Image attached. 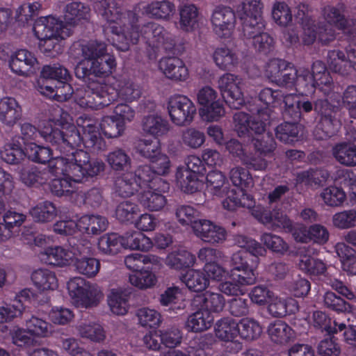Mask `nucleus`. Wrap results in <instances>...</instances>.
I'll use <instances>...</instances> for the list:
<instances>
[{
    "label": "nucleus",
    "mask_w": 356,
    "mask_h": 356,
    "mask_svg": "<svg viewBox=\"0 0 356 356\" xmlns=\"http://www.w3.org/2000/svg\"><path fill=\"white\" fill-rule=\"evenodd\" d=\"M284 108L282 115L284 119L291 120L297 122L312 111L317 117L312 120V122L316 120L317 124L314 129L313 135L317 140H326L334 135L339 127V121L336 115L339 107L332 105L325 98L311 101L308 98H299L291 94L284 96Z\"/></svg>",
    "instance_id": "obj_1"
},
{
    "label": "nucleus",
    "mask_w": 356,
    "mask_h": 356,
    "mask_svg": "<svg viewBox=\"0 0 356 356\" xmlns=\"http://www.w3.org/2000/svg\"><path fill=\"white\" fill-rule=\"evenodd\" d=\"M43 139L49 143L60 155L54 157V163L57 164L58 172L60 171L72 177L70 168L74 162V156L76 147L80 146V133L74 126L69 127L62 130L49 131L47 130L42 132Z\"/></svg>",
    "instance_id": "obj_2"
},
{
    "label": "nucleus",
    "mask_w": 356,
    "mask_h": 356,
    "mask_svg": "<svg viewBox=\"0 0 356 356\" xmlns=\"http://www.w3.org/2000/svg\"><path fill=\"white\" fill-rule=\"evenodd\" d=\"M67 288L73 303L78 307L88 309L97 307L104 298L98 286L88 284L80 277L70 280Z\"/></svg>",
    "instance_id": "obj_3"
},
{
    "label": "nucleus",
    "mask_w": 356,
    "mask_h": 356,
    "mask_svg": "<svg viewBox=\"0 0 356 356\" xmlns=\"http://www.w3.org/2000/svg\"><path fill=\"white\" fill-rule=\"evenodd\" d=\"M102 60L82 59L74 67L75 76L86 85L102 86L104 78L108 76L115 67L106 63L108 61Z\"/></svg>",
    "instance_id": "obj_4"
},
{
    "label": "nucleus",
    "mask_w": 356,
    "mask_h": 356,
    "mask_svg": "<svg viewBox=\"0 0 356 356\" xmlns=\"http://www.w3.org/2000/svg\"><path fill=\"white\" fill-rule=\"evenodd\" d=\"M73 157L75 165H72L70 170L75 182H82L85 178L96 176L104 170L105 164L102 161L91 159L89 154L82 149H76Z\"/></svg>",
    "instance_id": "obj_5"
},
{
    "label": "nucleus",
    "mask_w": 356,
    "mask_h": 356,
    "mask_svg": "<svg viewBox=\"0 0 356 356\" xmlns=\"http://www.w3.org/2000/svg\"><path fill=\"white\" fill-rule=\"evenodd\" d=\"M168 111L171 121L181 127L189 125L196 114L195 104L184 95L171 97L168 103Z\"/></svg>",
    "instance_id": "obj_6"
},
{
    "label": "nucleus",
    "mask_w": 356,
    "mask_h": 356,
    "mask_svg": "<svg viewBox=\"0 0 356 356\" xmlns=\"http://www.w3.org/2000/svg\"><path fill=\"white\" fill-rule=\"evenodd\" d=\"M241 79L233 74L227 73L218 81V88L226 104L233 109H239L244 104L240 88Z\"/></svg>",
    "instance_id": "obj_7"
},
{
    "label": "nucleus",
    "mask_w": 356,
    "mask_h": 356,
    "mask_svg": "<svg viewBox=\"0 0 356 356\" xmlns=\"http://www.w3.org/2000/svg\"><path fill=\"white\" fill-rule=\"evenodd\" d=\"M33 31L39 40L59 36L65 39L70 35V29L67 25L53 16L42 17L38 19L33 26Z\"/></svg>",
    "instance_id": "obj_8"
},
{
    "label": "nucleus",
    "mask_w": 356,
    "mask_h": 356,
    "mask_svg": "<svg viewBox=\"0 0 356 356\" xmlns=\"http://www.w3.org/2000/svg\"><path fill=\"white\" fill-rule=\"evenodd\" d=\"M98 85H87L86 88L76 89L74 92L75 102L82 108L100 109L108 105L105 92L100 91Z\"/></svg>",
    "instance_id": "obj_9"
},
{
    "label": "nucleus",
    "mask_w": 356,
    "mask_h": 356,
    "mask_svg": "<svg viewBox=\"0 0 356 356\" xmlns=\"http://www.w3.org/2000/svg\"><path fill=\"white\" fill-rule=\"evenodd\" d=\"M193 229L195 235L205 243L214 245L226 239L225 229L208 220L201 219L195 222Z\"/></svg>",
    "instance_id": "obj_10"
},
{
    "label": "nucleus",
    "mask_w": 356,
    "mask_h": 356,
    "mask_svg": "<svg viewBox=\"0 0 356 356\" xmlns=\"http://www.w3.org/2000/svg\"><path fill=\"white\" fill-rule=\"evenodd\" d=\"M211 20L214 32L219 37L225 38L234 27L235 13L229 7L218 6L213 10Z\"/></svg>",
    "instance_id": "obj_11"
},
{
    "label": "nucleus",
    "mask_w": 356,
    "mask_h": 356,
    "mask_svg": "<svg viewBox=\"0 0 356 356\" xmlns=\"http://www.w3.org/2000/svg\"><path fill=\"white\" fill-rule=\"evenodd\" d=\"M108 29L113 34V45L119 51H128L130 45L136 44L140 38L138 30L134 26L122 31L121 27L112 25L109 26Z\"/></svg>",
    "instance_id": "obj_12"
},
{
    "label": "nucleus",
    "mask_w": 356,
    "mask_h": 356,
    "mask_svg": "<svg viewBox=\"0 0 356 356\" xmlns=\"http://www.w3.org/2000/svg\"><path fill=\"white\" fill-rule=\"evenodd\" d=\"M193 307H200L204 312L219 313L223 310L225 300L220 293L207 291L202 294L195 296L192 300Z\"/></svg>",
    "instance_id": "obj_13"
},
{
    "label": "nucleus",
    "mask_w": 356,
    "mask_h": 356,
    "mask_svg": "<svg viewBox=\"0 0 356 356\" xmlns=\"http://www.w3.org/2000/svg\"><path fill=\"white\" fill-rule=\"evenodd\" d=\"M160 69L165 76L175 81H184L188 71L184 63L177 57H165L159 63Z\"/></svg>",
    "instance_id": "obj_14"
},
{
    "label": "nucleus",
    "mask_w": 356,
    "mask_h": 356,
    "mask_svg": "<svg viewBox=\"0 0 356 356\" xmlns=\"http://www.w3.org/2000/svg\"><path fill=\"white\" fill-rule=\"evenodd\" d=\"M329 177L330 173L325 169L310 168L307 170L297 172L296 181L297 184H303L309 188H318L325 184Z\"/></svg>",
    "instance_id": "obj_15"
},
{
    "label": "nucleus",
    "mask_w": 356,
    "mask_h": 356,
    "mask_svg": "<svg viewBox=\"0 0 356 356\" xmlns=\"http://www.w3.org/2000/svg\"><path fill=\"white\" fill-rule=\"evenodd\" d=\"M83 127V136H80V145L83 144L88 150L99 153L105 150L106 145L104 138L101 136L97 127L89 122H86Z\"/></svg>",
    "instance_id": "obj_16"
},
{
    "label": "nucleus",
    "mask_w": 356,
    "mask_h": 356,
    "mask_svg": "<svg viewBox=\"0 0 356 356\" xmlns=\"http://www.w3.org/2000/svg\"><path fill=\"white\" fill-rule=\"evenodd\" d=\"M36 63V58L31 52L20 49L11 56L9 65L15 74L27 76L32 72V68Z\"/></svg>",
    "instance_id": "obj_17"
},
{
    "label": "nucleus",
    "mask_w": 356,
    "mask_h": 356,
    "mask_svg": "<svg viewBox=\"0 0 356 356\" xmlns=\"http://www.w3.org/2000/svg\"><path fill=\"white\" fill-rule=\"evenodd\" d=\"M22 110L13 97H3L0 100V121L8 127H13L22 118Z\"/></svg>",
    "instance_id": "obj_18"
},
{
    "label": "nucleus",
    "mask_w": 356,
    "mask_h": 356,
    "mask_svg": "<svg viewBox=\"0 0 356 356\" xmlns=\"http://www.w3.org/2000/svg\"><path fill=\"white\" fill-rule=\"evenodd\" d=\"M81 53L83 60H100L102 62L115 65V60L113 56L106 54V45L104 42L92 40L81 45Z\"/></svg>",
    "instance_id": "obj_19"
},
{
    "label": "nucleus",
    "mask_w": 356,
    "mask_h": 356,
    "mask_svg": "<svg viewBox=\"0 0 356 356\" xmlns=\"http://www.w3.org/2000/svg\"><path fill=\"white\" fill-rule=\"evenodd\" d=\"M70 81H58L54 86L49 83H42L40 85L41 92L49 97L54 98L58 102H65L74 95V91Z\"/></svg>",
    "instance_id": "obj_20"
},
{
    "label": "nucleus",
    "mask_w": 356,
    "mask_h": 356,
    "mask_svg": "<svg viewBox=\"0 0 356 356\" xmlns=\"http://www.w3.org/2000/svg\"><path fill=\"white\" fill-rule=\"evenodd\" d=\"M108 222L99 215H85L78 220L79 230L88 235H98L106 231Z\"/></svg>",
    "instance_id": "obj_21"
},
{
    "label": "nucleus",
    "mask_w": 356,
    "mask_h": 356,
    "mask_svg": "<svg viewBox=\"0 0 356 356\" xmlns=\"http://www.w3.org/2000/svg\"><path fill=\"white\" fill-rule=\"evenodd\" d=\"M332 154L342 165L356 166V145L353 143L342 142L335 144L332 149Z\"/></svg>",
    "instance_id": "obj_22"
},
{
    "label": "nucleus",
    "mask_w": 356,
    "mask_h": 356,
    "mask_svg": "<svg viewBox=\"0 0 356 356\" xmlns=\"http://www.w3.org/2000/svg\"><path fill=\"white\" fill-rule=\"evenodd\" d=\"M138 179L134 173L124 174L118 177L114 183L115 193L122 197H129L136 194L140 189Z\"/></svg>",
    "instance_id": "obj_23"
},
{
    "label": "nucleus",
    "mask_w": 356,
    "mask_h": 356,
    "mask_svg": "<svg viewBox=\"0 0 356 356\" xmlns=\"http://www.w3.org/2000/svg\"><path fill=\"white\" fill-rule=\"evenodd\" d=\"M143 131L150 136L159 137L163 136L169 131L168 121L159 115H147L142 120Z\"/></svg>",
    "instance_id": "obj_24"
},
{
    "label": "nucleus",
    "mask_w": 356,
    "mask_h": 356,
    "mask_svg": "<svg viewBox=\"0 0 356 356\" xmlns=\"http://www.w3.org/2000/svg\"><path fill=\"white\" fill-rule=\"evenodd\" d=\"M180 280L187 288L194 292L204 291L209 285V280L206 274L200 270L189 269L180 275Z\"/></svg>",
    "instance_id": "obj_25"
},
{
    "label": "nucleus",
    "mask_w": 356,
    "mask_h": 356,
    "mask_svg": "<svg viewBox=\"0 0 356 356\" xmlns=\"http://www.w3.org/2000/svg\"><path fill=\"white\" fill-rule=\"evenodd\" d=\"M19 175L21 181L29 187L42 185L47 181L46 170L33 165L23 167Z\"/></svg>",
    "instance_id": "obj_26"
},
{
    "label": "nucleus",
    "mask_w": 356,
    "mask_h": 356,
    "mask_svg": "<svg viewBox=\"0 0 356 356\" xmlns=\"http://www.w3.org/2000/svg\"><path fill=\"white\" fill-rule=\"evenodd\" d=\"M270 109L268 108H255L251 110V112L253 114H257L258 115V119L254 118V119L250 120L249 124V134L246 136L248 138V142L251 141L252 137H256L257 136H261L264 133H266L265 131V127L266 124V122L270 120Z\"/></svg>",
    "instance_id": "obj_27"
},
{
    "label": "nucleus",
    "mask_w": 356,
    "mask_h": 356,
    "mask_svg": "<svg viewBox=\"0 0 356 356\" xmlns=\"http://www.w3.org/2000/svg\"><path fill=\"white\" fill-rule=\"evenodd\" d=\"M195 262V256L185 250H175L169 253L165 263L170 268L181 270L190 268Z\"/></svg>",
    "instance_id": "obj_28"
},
{
    "label": "nucleus",
    "mask_w": 356,
    "mask_h": 356,
    "mask_svg": "<svg viewBox=\"0 0 356 356\" xmlns=\"http://www.w3.org/2000/svg\"><path fill=\"white\" fill-rule=\"evenodd\" d=\"M72 75L70 71L60 63L46 65L43 66L40 72V86L42 83H48L49 80L58 81H70Z\"/></svg>",
    "instance_id": "obj_29"
},
{
    "label": "nucleus",
    "mask_w": 356,
    "mask_h": 356,
    "mask_svg": "<svg viewBox=\"0 0 356 356\" xmlns=\"http://www.w3.org/2000/svg\"><path fill=\"white\" fill-rule=\"evenodd\" d=\"M238 323L230 317H224L215 324L217 338L223 341H232L238 334Z\"/></svg>",
    "instance_id": "obj_30"
},
{
    "label": "nucleus",
    "mask_w": 356,
    "mask_h": 356,
    "mask_svg": "<svg viewBox=\"0 0 356 356\" xmlns=\"http://www.w3.org/2000/svg\"><path fill=\"white\" fill-rule=\"evenodd\" d=\"M26 157L32 162L45 164L51 159L52 149L49 147L37 145L35 143H25Z\"/></svg>",
    "instance_id": "obj_31"
},
{
    "label": "nucleus",
    "mask_w": 356,
    "mask_h": 356,
    "mask_svg": "<svg viewBox=\"0 0 356 356\" xmlns=\"http://www.w3.org/2000/svg\"><path fill=\"white\" fill-rule=\"evenodd\" d=\"M98 249L104 254H117L124 245V238L115 233H109L102 236L98 240Z\"/></svg>",
    "instance_id": "obj_32"
},
{
    "label": "nucleus",
    "mask_w": 356,
    "mask_h": 356,
    "mask_svg": "<svg viewBox=\"0 0 356 356\" xmlns=\"http://www.w3.org/2000/svg\"><path fill=\"white\" fill-rule=\"evenodd\" d=\"M301 126L297 122H285L275 129L276 138L282 143L291 144L300 138Z\"/></svg>",
    "instance_id": "obj_33"
},
{
    "label": "nucleus",
    "mask_w": 356,
    "mask_h": 356,
    "mask_svg": "<svg viewBox=\"0 0 356 356\" xmlns=\"http://www.w3.org/2000/svg\"><path fill=\"white\" fill-rule=\"evenodd\" d=\"M34 285L40 291L54 290L58 286V280L54 273L47 269H38L31 275Z\"/></svg>",
    "instance_id": "obj_34"
},
{
    "label": "nucleus",
    "mask_w": 356,
    "mask_h": 356,
    "mask_svg": "<svg viewBox=\"0 0 356 356\" xmlns=\"http://www.w3.org/2000/svg\"><path fill=\"white\" fill-rule=\"evenodd\" d=\"M176 179L181 190L188 194L197 192L202 185L198 176L186 170H177Z\"/></svg>",
    "instance_id": "obj_35"
},
{
    "label": "nucleus",
    "mask_w": 356,
    "mask_h": 356,
    "mask_svg": "<svg viewBox=\"0 0 356 356\" xmlns=\"http://www.w3.org/2000/svg\"><path fill=\"white\" fill-rule=\"evenodd\" d=\"M211 321L210 314L199 307L197 312L188 316L186 327L191 332H202L211 326Z\"/></svg>",
    "instance_id": "obj_36"
},
{
    "label": "nucleus",
    "mask_w": 356,
    "mask_h": 356,
    "mask_svg": "<svg viewBox=\"0 0 356 356\" xmlns=\"http://www.w3.org/2000/svg\"><path fill=\"white\" fill-rule=\"evenodd\" d=\"M106 162L114 171L127 170L131 164V159L126 151L122 148H115L108 152Z\"/></svg>",
    "instance_id": "obj_37"
},
{
    "label": "nucleus",
    "mask_w": 356,
    "mask_h": 356,
    "mask_svg": "<svg viewBox=\"0 0 356 356\" xmlns=\"http://www.w3.org/2000/svg\"><path fill=\"white\" fill-rule=\"evenodd\" d=\"M213 59L216 65L223 70H231L238 63L236 54L226 47L216 48Z\"/></svg>",
    "instance_id": "obj_38"
},
{
    "label": "nucleus",
    "mask_w": 356,
    "mask_h": 356,
    "mask_svg": "<svg viewBox=\"0 0 356 356\" xmlns=\"http://www.w3.org/2000/svg\"><path fill=\"white\" fill-rule=\"evenodd\" d=\"M29 213L34 221L44 223L53 220L56 217L57 209L52 202L45 201L33 207Z\"/></svg>",
    "instance_id": "obj_39"
},
{
    "label": "nucleus",
    "mask_w": 356,
    "mask_h": 356,
    "mask_svg": "<svg viewBox=\"0 0 356 356\" xmlns=\"http://www.w3.org/2000/svg\"><path fill=\"white\" fill-rule=\"evenodd\" d=\"M268 334L277 343H287L293 337V330L291 327L280 320L275 321L269 325Z\"/></svg>",
    "instance_id": "obj_40"
},
{
    "label": "nucleus",
    "mask_w": 356,
    "mask_h": 356,
    "mask_svg": "<svg viewBox=\"0 0 356 356\" xmlns=\"http://www.w3.org/2000/svg\"><path fill=\"white\" fill-rule=\"evenodd\" d=\"M138 201L145 209L152 211H161L167 204L165 197L152 191L141 193L138 196Z\"/></svg>",
    "instance_id": "obj_41"
},
{
    "label": "nucleus",
    "mask_w": 356,
    "mask_h": 356,
    "mask_svg": "<svg viewBox=\"0 0 356 356\" xmlns=\"http://www.w3.org/2000/svg\"><path fill=\"white\" fill-rule=\"evenodd\" d=\"M147 14L156 19H169L175 12V5L169 1H153L145 8Z\"/></svg>",
    "instance_id": "obj_42"
},
{
    "label": "nucleus",
    "mask_w": 356,
    "mask_h": 356,
    "mask_svg": "<svg viewBox=\"0 0 356 356\" xmlns=\"http://www.w3.org/2000/svg\"><path fill=\"white\" fill-rule=\"evenodd\" d=\"M69 258L68 253L60 246L48 248L41 254L42 261L51 266H65L68 263Z\"/></svg>",
    "instance_id": "obj_43"
},
{
    "label": "nucleus",
    "mask_w": 356,
    "mask_h": 356,
    "mask_svg": "<svg viewBox=\"0 0 356 356\" xmlns=\"http://www.w3.org/2000/svg\"><path fill=\"white\" fill-rule=\"evenodd\" d=\"M238 335L246 340H255L262 332L259 322L251 318H242L238 323Z\"/></svg>",
    "instance_id": "obj_44"
},
{
    "label": "nucleus",
    "mask_w": 356,
    "mask_h": 356,
    "mask_svg": "<svg viewBox=\"0 0 356 356\" xmlns=\"http://www.w3.org/2000/svg\"><path fill=\"white\" fill-rule=\"evenodd\" d=\"M181 29L185 31H192L198 22V10L193 4H185L179 8Z\"/></svg>",
    "instance_id": "obj_45"
},
{
    "label": "nucleus",
    "mask_w": 356,
    "mask_h": 356,
    "mask_svg": "<svg viewBox=\"0 0 356 356\" xmlns=\"http://www.w3.org/2000/svg\"><path fill=\"white\" fill-rule=\"evenodd\" d=\"M100 127L104 136L108 138L120 137L125 129V125L122 121L113 115L104 117L101 121Z\"/></svg>",
    "instance_id": "obj_46"
},
{
    "label": "nucleus",
    "mask_w": 356,
    "mask_h": 356,
    "mask_svg": "<svg viewBox=\"0 0 356 356\" xmlns=\"http://www.w3.org/2000/svg\"><path fill=\"white\" fill-rule=\"evenodd\" d=\"M0 154L1 159L10 165H19L26 158L25 148L15 143L6 144Z\"/></svg>",
    "instance_id": "obj_47"
},
{
    "label": "nucleus",
    "mask_w": 356,
    "mask_h": 356,
    "mask_svg": "<svg viewBox=\"0 0 356 356\" xmlns=\"http://www.w3.org/2000/svg\"><path fill=\"white\" fill-rule=\"evenodd\" d=\"M75 270L79 274L88 277L95 276L99 270V261L93 257H76L74 262Z\"/></svg>",
    "instance_id": "obj_48"
},
{
    "label": "nucleus",
    "mask_w": 356,
    "mask_h": 356,
    "mask_svg": "<svg viewBox=\"0 0 356 356\" xmlns=\"http://www.w3.org/2000/svg\"><path fill=\"white\" fill-rule=\"evenodd\" d=\"M90 8L80 1H72L65 8V19L69 24H74L81 19H87Z\"/></svg>",
    "instance_id": "obj_49"
},
{
    "label": "nucleus",
    "mask_w": 356,
    "mask_h": 356,
    "mask_svg": "<svg viewBox=\"0 0 356 356\" xmlns=\"http://www.w3.org/2000/svg\"><path fill=\"white\" fill-rule=\"evenodd\" d=\"M323 305L326 308L337 313H350L353 309L348 302L330 291L323 295Z\"/></svg>",
    "instance_id": "obj_50"
},
{
    "label": "nucleus",
    "mask_w": 356,
    "mask_h": 356,
    "mask_svg": "<svg viewBox=\"0 0 356 356\" xmlns=\"http://www.w3.org/2000/svg\"><path fill=\"white\" fill-rule=\"evenodd\" d=\"M298 266L310 275H323L327 270L325 264L321 259L309 255H300Z\"/></svg>",
    "instance_id": "obj_51"
},
{
    "label": "nucleus",
    "mask_w": 356,
    "mask_h": 356,
    "mask_svg": "<svg viewBox=\"0 0 356 356\" xmlns=\"http://www.w3.org/2000/svg\"><path fill=\"white\" fill-rule=\"evenodd\" d=\"M124 245L132 250L147 251L152 245L150 239L140 232L126 233Z\"/></svg>",
    "instance_id": "obj_52"
},
{
    "label": "nucleus",
    "mask_w": 356,
    "mask_h": 356,
    "mask_svg": "<svg viewBox=\"0 0 356 356\" xmlns=\"http://www.w3.org/2000/svg\"><path fill=\"white\" fill-rule=\"evenodd\" d=\"M138 206L129 200L120 202L116 207L115 215L117 218L122 222H132L139 215Z\"/></svg>",
    "instance_id": "obj_53"
},
{
    "label": "nucleus",
    "mask_w": 356,
    "mask_h": 356,
    "mask_svg": "<svg viewBox=\"0 0 356 356\" xmlns=\"http://www.w3.org/2000/svg\"><path fill=\"white\" fill-rule=\"evenodd\" d=\"M261 241L268 249L280 255H284L289 248L282 238L271 233H264Z\"/></svg>",
    "instance_id": "obj_54"
},
{
    "label": "nucleus",
    "mask_w": 356,
    "mask_h": 356,
    "mask_svg": "<svg viewBox=\"0 0 356 356\" xmlns=\"http://www.w3.org/2000/svg\"><path fill=\"white\" fill-rule=\"evenodd\" d=\"M251 143L254 149L264 155H268L273 152L277 145L273 134L270 132L252 137Z\"/></svg>",
    "instance_id": "obj_55"
},
{
    "label": "nucleus",
    "mask_w": 356,
    "mask_h": 356,
    "mask_svg": "<svg viewBox=\"0 0 356 356\" xmlns=\"http://www.w3.org/2000/svg\"><path fill=\"white\" fill-rule=\"evenodd\" d=\"M234 241L235 245L245 249V252L250 253L252 256L263 255L266 252L261 243L245 235H234Z\"/></svg>",
    "instance_id": "obj_56"
},
{
    "label": "nucleus",
    "mask_w": 356,
    "mask_h": 356,
    "mask_svg": "<svg viewBox=\"0 0 356 356\" xmlns=\"http://www.w3.org/2000/svg\"><path fill=\"white\" fill-rule=\"evenodd\" d=\"M26 326L28 332L32 335L47 337L51 333V325L35 316L26 320Z\"/></svg>",
    "instance_id": "obj_57"
},
{
    "label": "nucleus",
    "mask_w": 356,
    "mask_h": 356,
    "mask_svg": "<svg viewBox=\"0 0 356 356\" xmlns=\"http://www.w3.org/2000/svg\"><path fill=\"white\" fill-rule=\"evenodd\" d=\"M241 19L243 20V36L250 42L260 34L265 27L263 18L259 20L255 18L241 17Z\"/></svg>",
    "instance_id": "obj_58"
},
{
    "label": "nucleus",
    "mask_w": 356,
    "mask_h": 356,
    "mask_svg": "<svg viewBox=\"0 0 356 356\" xmlns=\"http://www.w3.org/2000/svg\"><path fill=\"white\" fill-rule=\"evenodd\" d=\"M207 184L213 189L214 194L220 197H224V193L229 185L226 183L225 175L218 170H212L207 174Z\"/></svg>",
    "instance_id": "obj_59"
},
{
    "label": "nucleus",
    "mask_w": 356,
    "mask_h": 356,
    "mask_svg": "<svg viewBox=\"0 0 356 356\" xmlns=\"http://www.w3.org/2000/svg\"><path fill=\"white\" fill-rule=\"evenodd\" d=\"M314 326L325 331L329 335L337 333L338 325L336 321L332 319L325 313L321 311L314 312L313 314Z\"/></svg>",
    "instance_id": "obj_60"
},
{
    "label": "nucleus",
    "mask_w": 356,
    "mask_h": 356,
    "mask_svg": "<svg viewBox=\"0 0 356 356\" xmlns=\"http://www.w3.org/2000/svg\"><path fill=\"white\" fill-rule=\"evenodd\" d=\"M136 152L149 161L155 159L161 152L159 143L157 140H142L136 147Z\"/></svg>",
    "instance_id": "obj_61"
},
{
    "label": "nucleus",
    "mask_w": 356,
    "mask_h": 356,
    "mask_svg": "<svg viewBox=\"0 0 356 356\" xmlns=\"http://www.w3.org/2000/svg\"><path fill=\"white\" fill-rule=\"evenodd\" d=\"M108 304L113 314L124 315L128 310L127 299L126 296L118 291L112 290L108 296Z\"/></svg>",
    "instance_id": "obj_62"
},
{
    "label": "nucleus",
    "mask_w": 356,
    "mask_h": 356,
    "mask_svg": "<svg viewBox=\"0 0 356 356\" xmlns=\"http://www.w3.org/2000/svg\"><path fill=\"white\" fill-rule=\"evenodd\" d=\"M229 179L234 186L240 187L241 189L253 186L249 171L242 167L233 168L229 172Z\"/></svg>",
    "instance_id": "obj_63"
},
{
    "label": "nucleus",
    "mask_w": 356,
    "mask_h": 356,
    "mask_svg": "<svg viewBox=\"0 0 356 356\" xmlns=\"http://www.w3.org/2000/svg\"><path fill=\"white\" fill-rule=\"evenodd\" d=\"M77 330L81 337L93 341L99 342L105 338L103 328L98 324L83 323L77 327Z\"/></svg>",
    "instance_id": "obj_64"
}]
</instances>
